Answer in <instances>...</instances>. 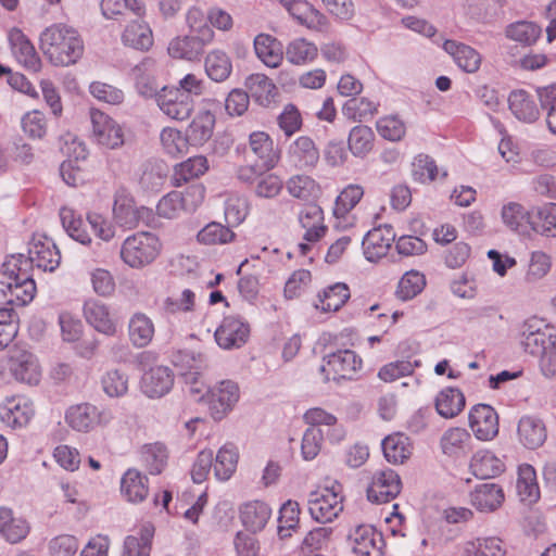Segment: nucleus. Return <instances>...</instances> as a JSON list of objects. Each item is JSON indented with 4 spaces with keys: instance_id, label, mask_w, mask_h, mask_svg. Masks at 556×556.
<instances>
[{
    "instance_id": "obj_23",
    "label": "nucleus",
    "mask_w": 556,
    "mask_h": 556,
    "mask_svg": "<svg viewBox=\"0 0 556 556\" xmlns=\"http://www.w3.org/2000/svg\"><path fill=\"white\" fill-rule=\"evenodd\" d=\"M443 50L448 53L457 66L466 73H476L480 68L482 58L472 47L456 40H445Z\"/></svg>"
},
{
    "instance_id": "obj_4",
    "label": "nucleus",
    "mask_w": 556,
    "mask_h": 556,
    "mask_svg": "<svg viewBox=\"0 0 556 556\" xmlns=\"http://www.w3.org/2000/svg\"><path fill=\"white\" fill-rule=\"evenodd\" d=\"M343 489L338 481L330 486L312 491L307 497V506L311 517L319 523H328L336 520L343 511Z\"/></svg>"
},
{
    "instance_id": "obj_30",
    "label": "nucleus",
    "mask_w": 556,
    "mask_h": 556,
    "mask_svg": "<svg viewBox=\"0 0 556 556\" xmlns=\"http://www.w3.org/2000/svg\"><path fill=\"white\" fill-rule=\"evenodd\" d=\"M271 516V508L264 502L253 501L240 509V519L247 530L255 533L265 528Z\"/></svg>"
},
{
    "instance_id": "obj_6",
    "label": "nucleus",
    "mask_w": 556,
    "mask_h": 556,
    "mask_svg": "<svg viewBox=\"0 0 556 556\" xmlns=\"http://www.w3.org/2000/svg\"><path fill=\"white\" fill-rule=\"evenodd\" d=\"M320 372L325 380L353 379L362 368V358L352 350H339L324 357Z\"/></svg>"
},
{
    "instance_id": "obj_46",
    "label": "nucleus",
    "mask_w": 556,
    "mask_h": 556,
    "mask_svg": "<svg viewBox=\"0 0 556 556\" xmlns=\"http://www.w3.org/2000/svg\"><path fill=\"white\" fill-rule=\"evenodd\" d=\"M204 66L207 76L216 83L225 81L232 72V63L229 55L219 49L208 52Z\"/></svg>"
},
{
    "instance_id": "obj_44",
    "label": "nucleus",
    "mask_w": 556,
    "mask_h": 556,
    "mask_svg": "<svg viewBox=\"0 0 556 556\" xmlns=\"http://www.w3.org/2000/svg\"><path fill=\"white\" fill-rule=\"evenodd\" d=\"M350 299V289L343 282H337L318 294L315 307L323 312H337Z\"/></svg>"
},
{
    "instance_id": "obj_42",
    "label": "nucleus",
    "mask_w": 556,
    "mask_h": 556,
    "mask_svg": "<svg viewBox=\"0 0 556 556\" xmlns=\"http://www.w3.org/2000/svg\"><path fill=\"white\" fill-rule=\"evenodd\" d=\"M472 473L481 479L493 478L505 469L504 463L489 451L477 452L470 462Z\"/></svg>"
},
{
    "instance_id": "obj_32",
    "label": "nucleus",
    "mask_w": 556,
    "mask_h": 556,
    "mask_svg": "<svg viewBox=\"0 0 556 556\" xmlns=\"http://www.w3.org/2000/svg\"><path fill=\"white\" fill-rule=\"evenodd\" d=\"M84 315L87 323L97 331L106 336L115 333L116 327L105 304L94 300L87 301L84 305Z\"/></svg>"
},
{
    "instance_id": "obj_37",
    "label": "nucleus",
    "mask_w": 556,
    "mask_h": 556,
    "mask_svg": "<svg viewBox=\"0 0 556 556\" xmlns=\"http://www.w3.org/2000/svg\"><path fill=\"white\" fill-rule=\"evenodd\" d=\"M208 169V162L204 155H195L175 165L173 184L177 187L187 184L191 179L199 178Z\"/></svg>"
},
{
    "instance_id": "obj_21",
    "label": "nucleus",
    "mask_w": 556,
    "mask_h": 556,
    "mask_svg": "<svg viewBox=\"0 0 556 556\" xmlns=\"http://www.w3.org/2000/svg\"><path fill=\"white\" fill-rule=\"evenodd\" d=\"M174 384V375L166 366H155L146 371L141 378L142 392L157 399L167 394Z\"/></svg>"
},
{
    "instance_id": "obj_48",
    "label": "nucleus",
    "mask_w": 556,
    "mask_h": 556,
    "mask_svg": "<svg viewBox=\"0 0 556 556\" xmlns=\"http://www.w3.org/2000/svg\"><path fill=\"white\" fill-rule=\"evenodd\" d=\"M503 223L511 230L526 235L530 230V212L516 202H509L502 207Z\"/></svg>"
},
{
    "instance_id": "obj_51",
    "label": "nucleus",
    "mask_w": 556,
    "mask_h": 556,
    "mask_svg": "<svg viewBox=\"0 0 556 556\" xmlns=\"http://www.w3.org/2000/svg\"><path fill=\"white\" fill-rule=\"evenodd\" d=\"M378 111V103L368 98H351L342 106V114L350 121L363 122L374 117Z\"/></svg>"
},
{
    "instance_id": "obj_25",
    "label": "nucleus",
    "mask_w": 556,
    "mask_h": 556,
    "mask_svg": "<svg viewBox=\"0 0 556 556\" xmlns=\"http://www.w3.org/2000/svg\"><path fill=\"white\" fill-rule=\"evenodd\" d=\"M517 433L520 443L530 450L540 447L547 437L544 422L533 416H523L520 418Z\"/></svg>"
},
{
    "instance_id": "obj_57",
    "label": "nucleus",
    "mask_w": 556,
    "mask_h": 556,
    "mask_svg": "<svg viewBox=\"0 0 556 556\" xmlns=\"http://www.w3.org/2000/svg\"><path fill=\"white\" fill-rule=\"evenodd\" d=\"M318 54L317 47L304 38L292 40L286 49L287 60L295 65L313 61Z\"/></svg>"
},
{
    "instance_id": "obj_35",
    "label": "nucleus",
    "mask_w": 556,
    "mask_h": 556,
    "mask_svg": "<svg viewBox=\"0 0 556 556\" xmlns=\"http://www.w3.org/2000/svg\"><path fill=\"white\" fill-rule=\"evenodd\" d=\"M214 126L215 115L210 110L199 112L186 130L190 144L205 143L212 137Z\"/></svg>"
},
{
    "instance_id": "obj_64",
    "label": "nucleus",
    "mask_w": 556,
    "mask_h": 556,
    "mask_svg": "<svg viewBox=\"0 0 556 556\" xmlns=\"http://www.w3.org/2000/svg\"><path fill=\"white\" fill-rule=\"evenodd\" d=\"M143 460L151 475H159L167 464L168 453L163 443L156 442L143 446Z\"/></svg>"
},
{
    "instance_id": "obj_9",
    "label": "nucleus",
    "mask_w": 556,
    "mask_h": 556,
    "mask_svg": "<svg viewBox=\"0 0 556 556\" xmlns=\"http://www.w3.org/2000/svg\"><path fill=\"white\" fill-rule=\"evenodd\" d=\"M348 541L355 556H382V533L370 525L355 527L348 535Z\"/></svg>"
},
{
    "instance_id": "obj_10",
    "label": "nucleus",
    "mask_w": 556,
    "mask_h": 556,
    "mask_svg": "<svg viewBox=\"0 0 556 556\" xmlns=\"http://www.w3.org/2000/svg\"><path fill=\"white\" fill-rule=\"evenodd\" d=\"M401 489V478L393 469L380 470L372 476L367 498L371 503H389L400 494Z\"/></svg>"
},
{
    "instance_id": "obj_8",
    "label": "nucleus",
    "mask_w": 556,
    "mask_h": 556,
    "mask_svg": "<svg viewBox=\"0 0 556 556\" xmlns=\"http://www.w3.org/2000/svg\"><path fill=\"white\" fill-rule=\"evenodd\" d=\"M208 408L214 420L224 419L239 400V387L231 380H223L207 391Z\"/></svg>"
},
{
    "instance_id": "obj_34",
    "label": "nucleus",
    "mask_w": 556,
    "mask_h": 556,
    "mask_svg": "<svg viewBox=\"0 0 556 556\" xmlns=\"http://www.w3.org/2000/svg\"><path fill=\"white\" fill-rule=\"evenodd\" d=\"M299 220L301 226L306 230L303 237L306 241L315 242L324 236L326 227L323 225L324 214L319 205H306L300 212Z\"/></svg>"
},
{
    "instance_id": "obj_11",
    "label": "nucleus",
    "mask_w": 556,
    "mask_h": 556,
    "mask_svg": "<svg viewBox=\"0 0 556 556\" xmlns=\"http://www.w3.org/2000/svg\"><path fill=\"white\" fill-rule=\"evenodd\" d=\"M34 415L33 402L22 395L7 397L0 405V420L12 429L27 426Z\"/></svg>"
},
{
    "instance_id": "obj_33",
    "label": "nucleus",
    "mask_w": 556,
    "mask_h": 556,
    "mask_svg": "<svg viewBox=\"0 0 556 556\" xmlns=\"http://www.w3.org/2000/svg\"><path fill=\"white\" fill-rule=\"evenodd\" d=\"M127 21L129 24L122 35L123 42L138 50H148L153 43L149 25L141 17H130Z\"/></svg>"
},
{
    "instance_id": "obj_36",
    "label": "nucleus",
    "mask_w": 556,
    "mask_h": 556,
    "mask_svg": "<svg viewBox=\"0 0 556 556\" xmlns=\"http://www.w3.org/2000/svg\"><path fill=\"white\" fill-rule=\"evenodd\" d=\"M466 400L464 393L453 387H447L439 392L435 397V409L444 418L457 416L465 407Z\"/></svg>"
},
{
    "instance_id": "obj_39",
    "label": "nucleus",
    "mask_w": 556,
    "mask_h": 556,
    "mask_svg": "<svg viewBox=\"0 0 556 556\" xmlns=\"http://www.w3.org/2000/svg\"><path fill=\"white\" fill-rule=\"evenodd\" d=\"M244 86L248 94L262 106H267L276 94L275 84L264 74H251L247 77Z\"/></svg>"
},
{
    "instance_id": "obj_52",
    "label": "nucleus",
    "mask_w": 556,
    "mask_h": 556,
    "mask_svg": "<svg viewBox=\"0 0 556 556\" xmlns=\"http://www.w3.org/2000/svg\"><path fill=\"white\" fill-rule=\"evenodd\" d=\"M375 135L370 127L365 125L355 126L349 134V149L354 156H366L374 147Z\"/></svg>"
},
{
    "instance_id": "obj_3",
    "label": "nucleus",
    "mask_w": 556,
    "mask_h": 556,
    "mask_svg": "<svg viewBox=\"0 0 556 556\" xmlns=\"http://www.w3.org/2000/svg\"><path fill=\"white\" fill-rule=\"evenodd\" d=\"M162 251L159 237L150 231L128 236L122 243L119 255L130 268L141 269L152 264Z\"/></svg>"
},
{
    "instance_id": "obj_47",
    "label": "nucleus",
    "mask_w": 556,
    "mask_h": 556,
    "mask_svg": "<svg viewBox=\"0 0 556 556\" xmlns=\"http://www.w3.org/2000/svg\"><path fill=\"white\" fill-rule=\"evenodd\" d=\"M554 203L530 211V230L545 237H556V217Z\"/></svg>"
},
{
    "instance_id": "obj_45",
    "label": "nucleus",
    "mask_w": 556,
    "mask_h": 556,
    "mask_svg": "<svg viewBox=\"0 0 556 556\" xmlns=\"http://www.w3.org/2000/svg\"><path fill=\"white\" fill-rule=\"evenodd\" d=\"M151 64L152 61L144 60L134 68L135 86L139 96L144 99H154L156 102L161 88L155 76L148 72Z\"/></svg>"
},
{
    "instance_id": "obj_20",
    "label": "nucleus",
    "mask_w": 556,
    "mask_h": 556,
    "mask_svg": "<svg viewBox=\"0 0 556 556\" xmlns=\"http://www.w3.org/2000/svg\"><path fill=\"white\" fill-rule=\"evenodd\" d=\"M9 41L20 64L34 73L41 68V61L35 47L21 29L12 28L9 33Z\"/></svg>"
},
{
    "instance_id": "obj_22",
    "label": "nucleus",
    "mask_w": 556,
    "mask_h": 556,
    "mask_svg": "<svg viewBox=\"0 0 556 556\" xmlns=\"http://www.w3.org/2000/svg\"><path fill=\"white\" fill-rule=\"evenodd\" d=\"M113 216L115 222L124 228L134 229L139 225L140 210L125 189H118L115 192Z\"/></svg>"
},
{
    "instance_id": "obj_16",
    "label": "nucleus",
    "mask_w": 556,
    "mask_h": 556,
    "mask_svg": "<svg viewBox=\"0 0 556 556\" xmlns=\"http://www.w3.org/2000/svg\"><path fill=\"white\" fill-rule=\"evenodd\" d=\"M394 238L395 233L391 225H382L369 230L362 241L365 258L374 263L386 256Z\"/></svg>"
},
{
    "instance_id": "obj_7",
    "label": "nucleus",
    "mask_w": 556,
    "mask_h": 556,
    "mask_svg": "<svg viewBox=\"0 0 556 556\" xmlns=\"http://www.w3.org/2000/svg\"><path fill=\"white\" fill-rule=\"evenodd\" d=\"M156 104L163 114L175 121L189 118L194 109L193 98L184 90L170 86L161 87Z\"/></svg>"
},
{
    "instance_id": "obj_41",
    "label": "nucleus",
    "mask_w": 556,
    "mask_h": 556,
    "mask_svg": "<svg viewBox=\"0 0 556 556\" xmlns=\"http://www.w3.org/2000/svg\"><path fill=\"white\" fill-rule=\"evenodd\" d=\"M153 535V525H143L140 528L138 535H128L125 538L121 556H149Z\"/></svg>"
},
{
    "instance_id": "obj_43",
    "label": "nucleus",
    "mask_w": 556,
    "mask_h": 556,
    "mask_svg": "<svg viewBox=\"0 0 556 556\" xmlns=\"http://www.w3.org/2000/svg\"><path fill=\"white\" fill-rule=\"evenodd\" d=\"M148 478L136 469H128L122 478L121 491L128 502H142L148 495Z\"/></svg>"
},
{
    "instance_id": "obj_58",
    "label": "nucleus",
    "mask_w": 556,
    "mask_h": 556,
    "mask_svg": "<svg viewBox=\"0 0 556 556\" xmlns=\"http://www.w3.org/2000/svg\"><path fill=\"white\" fill-rule=\"evenodd\" d=\"M426 287L425 276L417 270L406 271L400 279L396 296L402 301H408L417 296Z\"/></svg>"
},
{
    "instance_id": "obj_26",
    "label": "nucleus",
    "mask_w": 556,
    "mask_h": 556,
    "mask_svg": "<svg viewBox=\"0 0 556 556\" xmlns=\"http://www.w3.org/2000/svg\"><path fill=\"white\" fill-rule=\"evenodd\" d=\"M471 504L480 511H494L504 501L502 488L493 482L479 484L470 493Z\"/></svg>"
},
{
    "instance_id": "obj_53",
    "label": "nucleus",
    "mask_w": 556,
    "mask_h": 556,
    "mask_svg": "<svg viewBox=\"0 0 556 556\" xmlns=\"http://www.w3.org/2000/svg\"><path fill=\"white\" fill-rule=\"evenodd\" d=\"M60 218L63 228L71 238L81 244H89L91 242V238L85 229V223L81 216L76 214L74 210L62 207Z\"/></svg>"
},
{
    "instance_id": "obj_1",
    "label": "nucleus",
    "mask_w": 556,
    "mask_h": 556,
    "mask_svg": "<svg viewBox=\"0 0 556 556\" xmlns=\"http://www.w3.org/2000/svg\"><path fill=\"white\" fill-rule=\"evenodd\" d=\"M39 48L55 66H70L83 56L84 42L78 31L64 23L46 27L39 36Z\"/></svg>"
},
{
    "instance_id": "obj_61",
    "label": "nucleus",
    "mask_w": 556,
    "mask_h": 556,
    "mask_svg": "<svg viewBox=\"0 0 556 556\" xmlns=\"http://www.w3.org/2000/svg\"><path fill=\"white\" fill-rule=\"evenodd\" d=\"M287 190L293 198L308 200L318 195V184L307 175H294L287 181Z\"/></svg>"
},
{
    "instance_id": "obj_28",
    "label": "nucleus",
    "mask_w": 556,
    "mask_h": 556,
    "mask_svg": "<svg viewBox=\"0 0 556 556\" xmlns=\"http://www.w3.org/2000/svg\"><path fill=\"white\" fill-rule=\"evenodd\" d=\"M508 105L514 116L523 123H534L539 116L540 111L533 99L525 90H514L509 93Z\"/></svg>"
},
{
    "instance_id": "obj_50",
    "label": "nucleus",
    "mask_w": 556,
    "mask_h": 556,
    "mask_svg": "<svg viewBox=\"0 0 556 556\" xmlns=\"http://www.w3.org/2000/svg\"><path fill=\"white\" fill-rule=\"evenodd\" d=\"M386 459L392 464H403L410 456L408 438L403 434L388 435L382 440Z\"/></svg>"
},
{
    "instance_id": "obj_62",
    "label": "nucleus",
    "mask_w": 556,
    "mask_h": 556,
    "mask_svg": "<svg viewBox=\"0 0 556 556\" xmlns=\"http://www.w3.org/2000/svg\"><path fill=\"white\" fill-rule=\"evenodd\" d=\"M364 195V190L358 185H349L337 197L333 215L337 218L344 217L352 211Z\"/></svg>"
},
{
    "instance_id": "obj_49",
    "label": "nucleus",
    "mask_w": 556,
    "mask_h": 556,
    "mask_svg": "<svg viewBox=\"0 0 556 556\" xmlns=\"http://www.w3.org/2000/svg\"><path fill=\"white\" fill-rule=\"evenodd\" d=\"M517 493L522 502L534 503L540 497L535 470L530 465H522L518 470Z\"/></svg>"
},
{
    "instance_id": "obj_12",
    "label": "nucleus",
    "mask_w": 556,
    "mask_h": 556,
    "mask_svg": "<svg viewBox=\"0 0 556 556\" xmlns=\"http://www.w3.org/2000/svg\"><path fill=\"white\" fill-rule=\"evenodd\" d=\"M249 336V325L235 316L225 317L214 332L216 343L224 350L241 348L247 343Z\"/></svg>"
},
{
    "instance_id": "obj_55",
    "label": "nucleus",
    "mask_w": 556,
    "mask_h": 556,
    "mask_svg": "<svg viewBox=\"0 0 556 556\" xmlns=\"http://www.w3.org/2000/svg\"><path fill=\"white\" fill-rule=\"evenodd\" d=\"M238 452L232 445H224L215 456L214 475L220 481L228 480L237 468Z\"/></svg>"
},
{
    "instance_id": "obj_59",
    "label": "nucleus",
    "mask_w": 556,
    "mask_h": 556,
    "mask_svg": "<svg viewBox=\"0 0 556 556\" xmlns=\"http://www.w3.org/2000/svg\"><path fill=\"white\" fill-rule=\"evenodd\" d=\"M172 364L179 369L180 374L188 370H203L207 366L206 356L191 350H175L170 353Z\"/></svg>"
},
{
    "instance_id": "obj_60",
    "label": "nucleus",
    "mask_w": 556,
    "mask_h": 556,
    "mask_svg": "<svg viewBox=\"0 0 556 556\" xmlns=\"http://www.w3.org/2000/svg\"><path fill=\"white\" fill-rule=\"evenodd\" d=\"M541 27L533 22L519 21L506 28V36L525 46L534 43L541 35Z\"/></svg>"
},
{
    "instance_id": "obj_29",
    "label": "nucleus",
    "mask_w": 556,
    "mask_h": 556,
    "mask_svg": "<svg viewBox=\"0 0 556 556\" xmlns=\"http://www.w3.org/2000/svg\"><path fill=\"white\" fill-rule=\"evenodd\" d=\"M154 333V323L147 314L137 312L131 315L128 321V336L134 346H148L152 341Z\"/></svg>"
},
{
    "instance_id": "obj_18",
    "label": "nucleus",
    "mask_w": 556,
    "mask_h": 556,
    "mask_svg": "<svg viewBox=\"0 0 556 556\" xmlns=\"http://www.w3.org/2000/svg\"><path fill=\"white\" fill-rule=\"evenodd\" d=\"M299 24L315 30L327 25V17L306 0H278Z\"/></svg>"
},
{
    "instance_id": "obj_31",
    "label": "nucleus",
    "mask_w": 556,
    "mask_h": 556,
    "mask_svg": "<svg viewBox=\"0 0 556 556\" xmlns=\"http://www.w3.org/2000/svg\"><path fill=\"white\" fill-rule=\"evenodd\" d=\"M257 58L268 67H278L283 60V48L280 41L267 34H260L254 39Z\"/></svg>"
},
{
    "instance_id": "obj_56",
    "label": "nucleus",
    "mask_w": 556,
    "mask_h": 556,
    "mask_svg": "<svg viewBox=\"0 0 556 556\" xmlns=\"http://www.w3.org/2000/svg\"><path fill=\"white\" fill-rule=\"evenodd\" d=\"M463 556H506V552L500 539L479 538L466 542Z\"/></svg>"
},
{
    "instance_id": "obj_54",
    "label": "nucleus",
    "mask_w": 556,
    "mask_h": 556,
    "mask_svg": "<svg viewBox=\"0 0 556 556\" xmlns=\"http://www.w3.org/2000/svg\"><path fill=\"white\" fill-rule=\"evenodd\" d=\"M470 440V434L465 429L451 428L441 438L442 452L448 456L464 454Z\"/></svg>"
},
{
    "instance_id": "obj_40",
    "label": "nucleus",
    "mask_w": 556,
    "mask_h": 556,
    "mask_svg": "<svg viewBox=\"0 0 556 556\" xmlns=\"http://www.w3.org/2000/svg\"><path fill=\"white\" fill-rule=\"evenodd\" d=\"M101 11L106 18L142 17L144 8L138 0H102Z\"/></svg>"
},
{
    "instance_id": "obj_27",
    "label": "nucleus",
    "mask_w": 556,
    "mask_h": 556,
    "mask_svg": "<svg viewBox=\"0 0 556 556\" xmlns=\"http://www.w3.org/2000/svg\"><path fill=\"white\" fill-rule=\"evenodd\" d=\"M249 146L255 162L261 163L263 168H273L276 165L279 156L269 135L264 131L252 132L249 137Z\"/></svg>"
},
{
    "instance_id": "obj_17",
    "label": "nucleus",
    "mask_w": 556,
    "mask_h": 556,
    "mask_svg": "<svg viewBox=\"0 0 556 556\" xmlns=\"http://www.w3.org/2000/svg\"><path fill=\"white\" fill-rule=\"evenodd\" d=\"M212 41L211 35L204 30V36L190 35L173 39L167 50L169 55L175 59L197 61L203 54L204 48Z\"/></svg>"
},
{
    "instance_id": "obj_19",
    "label": "nucleus",
    "mask_w": 556,
    "mask_h": 556,
    "mask_svg": "<svg viewBox=\"0 0 556 556\" xmlns=\"http://www.w3.org/2000/svg\"><path fill=\"white\" fill-rule=\"evenodd\" d=\"M289 162L299 169L314 168L319 161V150L308 136L298 137L288 148Z\"/></svg>"
},
{
    "instance_id": "obj_2",
    "label": "nucleus",
    "mask_w": 556,
    "mask_h": 556,
    "mask_svg": "<svg viewBox=\"0 0 556 556\" xmlns=\"http://www.w3.org/2000/svg\"><path fill=\"white\" fill-rule=\"evenodd\" d=\"M23 254L11 255L0 268V304L25 306L36 294V283L27 271Z\"/></svg>"
},
{
    "instance_id": "obj_15",
    "label": "nucleus",
    "mask_w": 556,
    "mask_h": 556,
    "mask_svg": "<svg viewBox=\"0 0 556 556\" xmlns=\"http://www.w3.org/2000/svg\"><path fill=\"white\" fill-rule=\"evenodd\" d=\"M469 426L479 440H492L498 433V415L492 406L477 404L470 409Z\"/></svg>"
},
{
    "instance_id": "obj_63",
    "label": "nucleus",
    "mask_w": 556,
    "mask_h": 556,
    "mask_svg": "<svg viewBox=\"0 0 556 556\" xmlns=\"http://www.w3.org/2000/svg\"><path fill=\"white\" fill-rule=\"evenodd\" d=\"M160 138L162 147L168 155L177 157L187 153L190 142L187 136L179 130L166 127L162 130Z\"/></svg>"
},
{
    "instance_id": "obj_38",
    "label": "nucleus",
    "mask_w": 556,
    "mask_h": 556,
    "mask_svg": "<svg viewBox=\"0 0 556 556\" xmlns=\"http://www.w3.org/2000/svg\"><path fill=\"white\" fill-rule=\"evenodd\" d=\"M26 260L28 264H35L38 268L53 271L60 265L61 254L53 242H40L29 250V258Z\"/></svg>"
},
{
    "instance_id": "obj_24",
    "label": "nucleus",
    "mask_w": 556,
    "mask_h": 556,
    "mask_svg": "<svg viewBox=\"0 0 556 556\" xmlns=\"http://www.w3.org/2000/svg\"><path fill=\"white\" fill-rule=\"evenodd\" d=\"M102 414L89 403L71 406L65 414L67 425L79 432L90 431L101 421Z\"/></svg>"
},
{
    "instance_id": "obj_14",
    "label": "nucleus",
    "mask_w": 556,
    "mask_h": 556,
    "mask_svg": "<svg viewBox=\"0 0 556 556\" xmlns=\"http://www.w3.org/2000/svg\"><path fill=\"white\" fill-rule=\"evenodd\" d=\"M9 369L16 380L30 386H37L41 378L37 357L27 351H11Z\"/></svg>"
},
{
    "instance_id": "obj_13",
    "label": "nucleus",
    "mask_w": 556,
    "mask_h": 556,
    "mask_svg": "<svg viewBox=\"0 0 556 556\" xmlns=\"http://www.w3.org/2000/svg\"><path fill=\"white\" fill-rule=\"evenodd\" d=\"M92 137L96 142L108 149H116L124 143L122 127L109 115L91 111Z\"/></svg>"
},
{
    "instance_id": "obj_5",
    "label": "nucleus",
    "mask_w": 556,
    "mask_h": 556,
    "mask_svg": "<svg viewBox=\"0 0 556 556\" xmlns=\"http://www.w3.org/2000/svg\"><path fill=\"white\" fill-rule=\"evenodd\" d=\"M556 343V334L535 317L527 319L520 328V344L523 351L539 357Z\"/></svg>"
}]
</instances>
